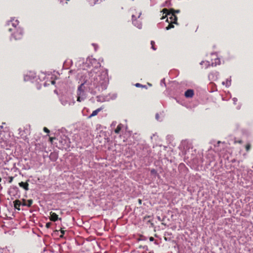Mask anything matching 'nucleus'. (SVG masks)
<instances>
[{"label": "nucleus", "instance_id": "aec40b11", "mask_svg": "<svg viewBox=\"0 0 253 253\" xmlns=\"http://www.w3.org/2000/svg\"><path fill=\"white\" fill-rule=\"evenodd\" d=\"M217 64H220V59L218 58H217L215 59V63H212V66H216Z\"/></svg>", "mask_w": 253, "mask_h": 253}, {"label": "nucleus", "instance_id": "6e6552de", "mask_svg": "<svg viewBox=\"0 0 253 253\" xmlns=\"http://www.w3.org/2000/svg\"><path fill=\"white\" fill-rule=\"evenodd\" d=\"M19 131V135L20 136V137L22 139H23L24 140H26L28 139V137L27 136V134L25 131V129H23L21 128H19L18 129Z\"/></svg>", "mask_w": 253, "mask_h": 253}, {"label": "nucleus", "instance_id": "c03bdc74", "mask_svg": "<svg viewBox=\"0 0 253 253\" xmlns=\"http://www.w3.org/2000/svg\"><path fill=\"white\" fill-rule=\"evenodd\" d=\"M158 219L160 220V217H158Z\"/></svg>", "mask_w": 253, "mask_h": 253}, {"label": "nucleus", "instance_id": "4c0bfd02", "mask_svg": "<svg viewBox=\"0 0 253 253\" xmlns=\"http://www.w3.org/2000/svg\"><path fill=\"white\" fill-rule=\"evenodd\" d=\"M183 153L186 155L187 154V151L186 150H185L183 152Z\"/></svg>", "mask_w": 253, "mask_h": 253}, {"label": "nucleus", "instance_id": "2eb2a0df", "mask_svg": "<svg viewBox=\"0 0 253 253\" xmlns=\"http://www.w3.org/2000/svg\"><path fill=\"white\" fill-rule=\"evenodd\" d=\"M123 126V125L121 124H120L117 126V128L115 129L114 131L116 133L119 134L122 129V127Z\"/></svg>", "mask_w": 253, "mask_h": 253}, {"label": "nucleus", "instance_id": "bb28decb", "mask_svg": "<svg viewBox=\"0 0 253 253\" xmlns=\"http://www.w3.org/2000/svg\"><path fill=\"white\" fill-rule=\"evenodd\" d=\"M135 86L136 87H143V86H145V85H142L139 83H136L135 84Z\"/></svg>", "mask_w": 253, "mask_h": 253}, {"label": "nucleus", "instance_id": "0eeeda50", "mask_svg": "<svg viewBox=\"0 0 253 253\" xmlns=\"http://www.w3.org/2000/svg\"><path fill=\"white\" fill-rule=\"evenodd\" d=\"M132 21L133 24L138 28V29H141L142 27V24L141 22L136 20V16L132 13Z\"/></svg>", "mask_w": 253, "mask_h": 253}, {"label": "nucleus", "instance_id": "f3484780", "mask_svg": "<svg viewBox=\"0 0 253 253\" xmlns=\"http://www.w3.org/2000/svg\"><path fill=\"white\" fill-rule=\"evenodd\" d=\"M33 203V201L32 200H28L27 201V203L24 204V206H26L28 207H30L31 206L32 204Z\"/></svg>", "mask_w": 253, "mask_h": 253}, {"label": "nucleus", "instance_id": "20e7f679", "mask_svg": "<svg viewBox=\"0 0 253 253\" xmlns=\"http://www.w3.org/2000/svg\"><path fill=\"white\" fill-rule=\"evenodd\" d=\"M59 144L62 149H67L70 147V139L66 135H63L57 138Z\"/></svg>", "mask_w": 253, "mask_h": 253}, {"label": "nucleus", "instance_id": "f03ea898", "mask_svg": "<svg viewBox=\"0 0 253 253\" xmlns=\"http://www.w3.org/2000/svg\"><path fill=\"white\" fill-rule=\"evenodd\" d=\"M7 24L9 26H12V27L8 29V31L12 33L11 38L15 40H20L23 37V31L22 28L17 27L19 24L18 20L12 18L10 21L7 22Z\"/></svg>", "mask_w": 253, "mask_h": 253}, {"label": "nucleus", "instance_id": "e433bc0d", "mask_svg": "<svg viewBox=\"0 0 253 253\" xmlns=\"http://www.w3.org/2000/svg\"><path fill=\"white\" fill-rule=\"evenodd\" d=\"M138 202L140 205L142 204V200L141 199H138Z\"/></svg>", "mask_w": 253, "mask_h": 253}, {"label": "nucleus", "instance_id": "4be33fe9", "mask_svg": "<svg viewBox=\"0 0 253 253\" xmlns=\"http://www.w3.org/2000/svg\"><path fill=\"white\" fill-rule=\"evenodd\" d=\"M150 172L152 175L157 174V172L156 170L154 169H151Z\"/></svg>", "mask_w": 253, "mask_h": 253}, {"label": "nucleus", "instance_id": "473e14b6", "mask_svg": "<svg viewBox=\"0 0 253 253\" xmlns=\"http://www.w3.org/2000/svg\"><path fill=\"white\" fill-rule=\"evenodd\" d=\"M51 225V223L50 222H47L46 223V227L47 228H49Z\"/></svg>", "mask_w": 253, "mask_h": 253}, {"label": "nucleus", "instance_id": "39448f33", "mask_svg": "<svg viewBox=\"0 0 253 253\" xmlns=\"http://www.w3.org/2000/svg\"><path fill=\"white\" fill-rule=\"evenodd\" d=\"M168 11V10L166 8H164L163 9V11L164 13H166L167 15L169 16V18L170 19L171 22L172 23H174L176 25H178V23L177 22V18L176 16L174 14V13H171L170 12L167 13Z\"/></svg>", "mask_w": 253, "mask_h": 253}, {"label": "nucleus", "instance_id": "a19ab883", "mask_svg": "<svg viewBox=\"0 0 253 253\" xmlns=\"http://www.w3.org/2000/svg\"><path fill=\"white\" fill-rule=\"evenodd\" d=\"M148 253H154V252L153 251H152V252H149Z\"/></svg>", "mask_w": 253, "mask_h": 253}, {"label": "nucleus", "instance_id": "c85d7f7f", "mask_svg": "<svg viewBox=\"0 0 253 253\" xmlns=\"http://www.w3.org/2000/svg\"><path fill=\"white\" fill-rule=\"evenodd\" d=\"M251 148L250 144H247L246 146V149L247 151H248Z\"/></svg>", "mask_w": 253, "mask_h": 253}, {"label": "nucleus", "instance_id": "7ed1b4c3", "mask_svg": "<svg viewBox=\"0 0 253 253\" xmlns=\"http://www.w3.org/2000/svg\"><path fill=\"white\" fill-rule=\"evenodd\" d=\"M86 64H87L88 66H90V67L91 66L94 68V70H92L90 72L94 71L96 73V75L97 76H99V77H98V78H99V77H100V76H101L102 74H104V73L107 74V73H105V72H103L100 74H97V73L95 71L96 69H97L98 68H99L101 66V64H100L99 61H97L95 58H87L86 61ZM106 76H107V78H108L107 74H106Z\"/></svg>", "mask_w": 253, "mask_h": 253}, {"label": "nucleus", "instance_id": "9d476101", "mask_svg": "<svg viewBox=\"0 0 253 253\" xmlns=\"http://www.w3.org/2000/svg\"><path fill=\"white\" fill-rule=\"evenodd\" d=\"M184 95L186 98H191L194 95V91L193 89H189L185 92Z\"/></svg>", "mask_w": 253, "mask_h": 253}, {"label": "nucleus", "instance_id": "1a4fd4ad", "mask_svg": "<svg viewBox=\"0 0 253 253\" xmlns=\"http://www.w3.org/2000/svg\"><path fill=\"white\" fill-rule=\"evenodd\" d=\"M49 218H50V220L52 221H56L58 219L60 220H61V218H58V215L56 213H55L54 212H52V211L50 212Z\"/></svg>", "mask_w": 253, "mask_h": 253}, {"label": "nucleus", "instance_id": "72a5a7b5", "mask_svg": "<svg viewBox=\"0 0 253 253\" xmlns=\"http://www.w3.org/2000/svg\"><path fill=\"white\" fill-rule=\"evenodd\" d=\"M232 100H233V101L234 104H236V102H237V100H238L237 98H236V97H234V98H233V99H232Z\"/></svg>", "mask_w": 253, "mask_h": 253}, {"label": "nucleus", "instance_id": "c756f323", "mask_svg": "<svg viewBox=\"0 0 253 253\" xmlns=\"http://www.w3.org/2000/svg\"><path fill=\"white\" fill-rule=\"evenodd\" d=\"M11 188L13 189L14 190H15V191H18V187L16 186H11Z\"/></svg>", "mask_w": 253, "mask_h": 253}, {"label": "nucleus", "instance_id": "dca6fc26", "mask_svg": "<svg viewBox=\"0 0 253 253\" xmlns=\"http://www.w3.org/2000/svg\"><path fill=\"white\" fill-rule=\"evenodd\" d=\"M101 0H88L90 5L93 6L94 4L99 3Z\"/></svg>", "mask_w": 253, "mask_h": 253}, {"label": "nucleus", "instance_id": "37998d69", "mask_svg": "<svg viewBox=\"0 0 253 253\" xmlns=\"http://www.w3.org/2000/svg\"><path fill=\"white\" fill-rule=\"evenodd\" d=\"M203 61H202V62L200 63V64H201V65H202V63H203Z\"/></svg>", "mask_w": 253, "mask_h": 253}, {"label": "nucleus", "instance_id": "a211bd4d", "mask_svg": "<svg viewBox=\"0 0 253 253\" xmlns=\"http://www.w3.org/2000/svg\"><path fill=\"white\" fill-rule=\"evenodd\" d=\"M155 118L158 121H160V122H161L163 120V118H161L160 117V115L159 114V113H157L155 115Z\"/></svg>", "mask_w": 253, "mask_h": 253}, {"label": "nucleus", "instance_id": "f257e3e1", "mask_svg": "<svg viewBox=\"0 0 253 253\" xmlns=\"http://www.w3.org/2000/svg\"><path fill=\"white\" fill-rule=\"evenodd\" d=\"M94 71L88 73V76L85 77L84 81L81 84L77 89V101L82 102L86 97L84 91V85L88 88V91L92 94L95 95L107 88L108 84V78L106 74L101 75L99 78Z\"/></svg>", "mask_w": 253, "mask_h": 253}, {"label": "nucleus", "instance_id": "ddd939ff", "mask_svg": "<svg viewBox=\"0 0 253 253\" xmlns=\"http://www.w3.org/2000/svg\"><path fill=\"white\" fill-rule=\"evenodd\" d=\"M219 75V73L218 72H212V73H211L209 75V78L210 79V80H214V76H215V78L216 79L217 78V76Z\"/></svg>", "mask_w": 253, "mask_h": 253}, {"label": "nucleus", "instance_id": "2f4dec72", "mask_svg": "<svg viewBox=\"0 0 253 253\" xmlns=\"http://www.w3.org/2000/svg\"><path fill=\"white\" fill-rule=\"evenodd\" d=\"M139 248H142V249H145L146 250H148V247L146 246H140Z\"/></svg>", "mask_w": 253, "mask_h": 253}, {"label": "nucleus", "instance_id": "423d86ee", "mask_svg": "<svg viewBox=\"0 0 253 253\" xmlns=\"http://www.w3.org/2000/svg\"><path fill=\"white\" fill-rule=\"evenodd\" d=\"M36 77V74L33 72H29L24 76L25 81H32Z\"/></svg>", "mask_w": 253, "mask_h": 253}, {"label": "nucleus", "instance_id": "79ce46f5", "mask_svg": "<svg viewBox=\"0 0 253 253\" xmlns=\"http://www.w3.org/2000/svg\"><path fill=\"white\" fill-rule=\"evenodd\" d=\"M143 88H147V87H146V85H145V86H143Z\"/></svg>", "mask_w": 253, "mask_h": 253}, {"label": "nucleus", "instance_id": "b1692460", "mask_svg": "<svg viewBox=\"0 0 253 253\" xmlns=\"http://www.w3.org/2000/svg\"><path fill=\"white\" fill-rule=\"evenodd\" d=\"M154 44H155V42L153 41H152L151 42V48L154 50H156V48H155V47L154 46Z\"/></svg>", "mask_w": 253, "mask_h": 253}, {"label": "nucleus", "instance_id": "393cba45", "mask_svg": "<svg viewBox=\"0 0 253 253\" xmlns=\"http://www.w3.org/2000/svg\"><path fill=\"white\" fill-rule=\"evenodd\" d=\"M60 233H61V235H59V237H60V238H63V237H64V234H65V231L63 230H60Z\"/></svg>", "mask_w": 253, "mask_h": 253}, {"label": "nucleus", "instance_id": "5701e85b", "mask_svg": "<svg viewBox=\"0 0 253 253\" xmlns=\"http://www.w3.org/2000/svg\"><path fill=\"white\" fill-rule=\"evenodd\" d=\"M13 179V177H12V176H8L7 178V181L9 183H11L12 182Z\"/></svg>", "mask_w": 253, "mask_h": 253}, {"label": "nucleus", "instance_id": "cd10ccee", "mask_svg": "<svg viewBox=\"0 0 253 253\" xmlns=\"http://www.w3.org/2000/svg\"><path fill=\"white\" fill-rule=\"evenodd\" d=\"M163 84L164 85V86H166V83H165V79H163L161 80V85H163Z\"/></svg>", "mask_w": 253, "mask_h": 253}, {"label": "nucleus", "instance_id": "a878e982", "mask_svg": "<svg viewBox=\"0 0 253 253\" xmlns=\"http://www.w3.org/2000/svg\"><path fill=\"white\" fill-rule=\"evenodd\" d=\"M134 14L136 16V18H139L140 15H141V11H139L138 13L136 12V13Z\"/></svg>", "mask_w": 253, "mask_h": 253}, {"label": "nucleus", "instance_id": "58836bf2", "mask_svg": "<svg viewBox=\"0 0 253 253\" xmlns=\"http://www.w3.org/2000/svg\"><path fill=\"white\" fill-rule=\"evenodd\" d=\"M0 128L1 129H2V128H3V126H2V125H1V126H0Z\"/></svg>", "mask_w": 253, "mask_h": 253}, {"label": "nucleus", "instance_id": "7c9ffc66", "mask_svg": "<svg viewBox=\"0 0 253 253\" xmlns=\"http://www.w3.org/2000/svg\"><path fill=\"white\" fill-rule=\"evenodd\" d=\"M43 131L46 133H49V130L46 128V127H44L43 128Z\"/></svg>", "mask_w": 253, "mask_h": 253}, {"label": "nucleus", "instance_id": "f8f14e48", "mask_svg": "<svg viewBox=\"0 0 253 253\" xmlns=\"http://www.w3.org/2000/svg\"><path fill=\"white\" fill-rule=\"evenodd\" d=\"M102 110L101 107L93 111L92 113L88 117V118L90 119L98 114V113Z\"/></svg>", "mask_w": 253, "mask_h": 253}, {"label": "nucleus", "instance_id": "f704fd0d", "mask_svg": "<svg viewBox=\"0 0 253 253\" xmlns=\"http://www.w3.org/2000/svg\"><path fill=\"white\" fill-rule=\"evenodd\" d=\"M117 123L116 122H113L111 124V126H115L116 125Z\"/></svg>", "mask_w": 253, "mask_h": 253}, {"label": "nucleus", "instance_id": "6ab92c4d", "mask_svg": "<svg viewBox=\"0 0 253 253\" xmlns=\"http://www.w3.org/2000/svg\"><path fill=\"white\" fill-rule=\"evenodd\" d=\"M173 23H170V24H169V25L166 27V30H169V29H171V28H174V25L172 24Z\"/></svg>", "mask_w": 253, "mask_h": 253}, {"label": "nucleus", "instance_id": "4468645a", "mask_svg": "<svg viewBox=\"0 0 253 253\" xmlns=\"http://www.w3.org/2000/svg\"><path fill=\"white\" fill-rule=\"evenodd\" d=\"M231 77H230L229 78L227 79L226 81V82H223L222 83V84L223 85H225V86L227 87H229L230 85H231Z\"/></svg>", "mask_w": 253, "mask_h": 253}, {"label": "nucleus", "instance_id": "9b49d317", "mask_svg": "<svg viewBox=\"0 0 253 253\" xmlns=\"http://www.w3.org/2000/svg\"><path fill=\"white\" fill-rule=\"evenodd\" d=\"M19 185L20 187L23 188L25 190L28 191L29 190V184L28 182H21L19 183Z\"/></svg>", "mask_w": 253, "mask_h": 253}, {"label": "nucleus", "instance_id": "c9c22d12", "mask_svg": "<svg viewBox=\"0 0 253 253\" xmlns=\"http://www.w3.org/2000/svg\"><path fill=\"white\" fill-rule=\"evenodd\" d=\"M149 240L150 241L152 242L154 240V238L153 237H150L149 238Z\"/></svg>", "mask_w": 253, "mask_h": 253}, {"label": "nucleus", "instance_id": "412c9836", "mask_svg": "<svg viewBox=\"0 0 253 253\" xmlns=\"http://www.w3.org/2000/svg\"><path fill=\"white\" fill-rule=\"evenodd\" d=\"M169 12H170L171 13H173L175 15V13H179L180 12V10H174L173 9H171L169 10Z\"/></svg>", "mask_w": 253, "mask_h": 253}, {"label": "nucleus", "instance_id": "ea45409f", "mask_svg": "<svg viewBox=\"0 0 253 253\" xmlns=\"http://www.w3.org/2000/svg\"><path fill=\"white\" fill-rule=\"evenodd\" d=\"M51 83L52 84H54L55 83V81H52Z\"/></svg>", "mask_w": 253, "mask_h": 253}]
</instances>
